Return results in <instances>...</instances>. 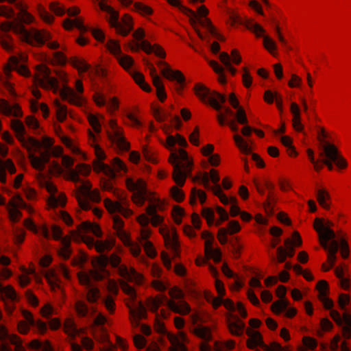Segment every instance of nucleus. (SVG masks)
<instances>
[{
    "instance_id": "obj_1",
    "label": "nucleus",
    "mask_w": 351,
    "mask_h": 351,
    "mask_svg": "<svg viewBox=\"0 0 351 351\" xmlns=\"http://www.w3.org/2000/svg\"><path fill=\"white\" fill-rule=\"evenodd\" d=\"M16 8L19 10L18 16H16L15 14L14 20L11 22L2 23L1 25L2 31L8 32L12 30L14 33L19 35L23 41L32 46H43L51 39V34L46 30L35 28L30 30L26 29L23 23H31L34 18L27 12L23 3H16Z\"/></svg>"
},
{
    "instance_id": "obj_2",
    "label": "nucleus",
    "mask_w": 351,
    "mask_h": 351,
    "mask_svg": "<svg viewBox=\"0 0 351 351\" xmlns=\"http://www.w3.org/2000/svg\"><path fill=\"white\" fill-rule=\"evenodd\" d=\"M121 258L116 254L110 256L101 255L93 263L94 268L90 270V276L95 281H101L109 276L110 272L106 269L108 264L117 268L119 274L129 282L136 285H141L143 282V276L137 272L134 268H128L125 265H120Z\"/></svg>"
},
{
    "instance_id": "obj_3",
    "label": "nucleus",
    "mask_w": 351,
    "mask_h": 351,
    "mask_svg": "<svg viewBox=\"0 0 351 351\" xmlns=\"http://www.w3.org/2000/svg\"><path fill=\"white\" fill-rule=\"evenodd\" d=\"M78 278L80 282L86 287V298L90 303L104 304L105 307H114V298L119 293V287L115 280L108 278L106 290L108 293L103 295L99 289L93 285V281L95 280L90 276V272L81 273L78 275Z\"/></svg>"
},
{
    "instance_id": "obj_4",
    "label": "nucleus",
    "mask_w": 351,
    "mask_h": 351,
    "mask_svg": "<svg viewBox=\"0 0 351 351\" xmlns=\"http://www.w3.org/2000/svg\"><path fill=\"white\" fill-rule=\"evenodd\" d=\"M89 141L91 145L94 146L97 160L94 162V169L99 172H103L105 175L109 177L110 180L115 178L116 171H125V165L119 158H114L112 162V167L103 162L105 159L106 155L104 151L98 145H95L96 137L95 134L89 131L88 132Z\"/></svg>"
},
{
    "instance_id": "obj_5",
    "label": "nucleus",
    "mask_w": 351,
    "mask_h": 351,
    "mask_svg": "<svg viewBox=\"0 0 351 351\" xmlns=\"http://www.w3.org/2000/svg\"><path fill=\"white\" fill-rule=\"evenodd\" d=\"M169 160L173 166V180L179 186H182L186 178L191 174L193 163L186 152L182 149L173 152Z\"/></svg>"
},
{
    "instance_id": "obj_6",
    "label": "nucleus",
    "mask_w": 351,
    "mask_h": 351,
    "mask_svg": "<svg viewBox=\"0 0 351 351\" xmlns=\"http://www.w3.org/2000/svg\"><path fill=\"white\" fill-rule=\"evenodd\" d=\"M107 45L108 49L117 56V60L119 64L126 71L130 72L136 83L138 84L143 90L146 92L151 91V87L145 82L144 76L141 73L136 71H130L134 64V60L130 56L121 53L119 43L115 40H109Z\"/></svg>"
},
{
    "instance_id": "obj_7",
    "label": "nucleus",
    "mask_w": 351,
    "mask_h": 351,
    "mask_svg": "<svg viewBox=\"0 0 351 351\" xmlns=\"http://www.w3.org/2000/svg\"><path fill=\"white\" fill-rule=\"evenodd\" d=\"M99 5L102 11L106 12L110 15L109 23L111 27L115 28L117 33L125 36L133 29L132 19L129 16L125 15L123 19V23H121L119 21V16L117 11L103 1H100Z\"/></svg>"
},
{
    "instance_id": "obj_8",
    "label": "nucleus",
    "mask_w": 351,
    "mask_h": 351,
    "mask_svg": "<svg viewBox=\"0 0 351 351\" xmlns=\"http://www.w3.org/2000/svg\"><path fill=\"white\" fill-rule=\"evenodd\" d=\"M219 176L217 171L213 169L210 170V175H208V173H204L193 178V181H198L202 183L206 189L212 190L213 193L219 198L221 203L226 204L230 202V199L222 192L221 186L219 184Z\"/></svg>"
},
{
    "instance_id": "obj_9",
    "label": "nucleus",
    "mask_w": 351,
    "mask_h": 351,
    "mask_svg": "<svg viewBox=\"0 0 351 351\" xmlns=\"http://www.w3.org/2000/svg\"><path fill=\"white\" fill-rule=\"evenodd\" d=\"M195 95L202 101H206L216 110L220 111L223 108V104L226 101V97L216 91H211L204 85L197 84L195 86Z\"/></svg>"
},
{
    "instance_id": "obj_10",
    "label": "nucleus",
    "mask_w": 351,
    "mask_h": 351,
    "mask_svg": "<svg viewBox=\"0 0 351 351\" xmlns=\"http://www.w3.org/2000/svg\"><path fill=\"white\" fill-rule=\"evenodd\" d=\"M320 156L322 158V163L326 165L329 170L333 169L332 162L339 168L344 169L347 167L346 160L339 154L337 148L334 145L326 143L323 145Z\"/></svg>"
},
{
    "instance_id": "obj_11",
    "label": "nucleus",
    "mask_w": 351,
    "mask_h": 351,
    "mask_svg": "<svg viewBox=\"0 0 351 351\" xmlns=\"http://www.w3.org/2000/svg\"><path fill=\"white\" fill-rule=\"evenodd\" d=\"M133 36L135 39L139 41V43L136 42L131 45L130 48L132 51H137L141 49L148 54L154 53L156 56L159 58H165L166 53L161 47L157 45H152L148 41L143 40V38L145 37V32L143 29L140 28L136 29L134 32Z\"/></svg>"
},
{
    "instance_id": "obj_12",
    "label": "nucleus",
    "mask_w": 351,
    "mask_h": 351,
    "mask_svg": "<svg viewBox=\"0 0 351 351\" xmlns=\"http://www.w3.org/2000/svg\"><path fill=\"white\" fill-rule=\"evenodd\" d=\"M126 185L130 191H135L133 195V201L136 204L143 206L145 201H152L149 197L151 193L147 191L146 184L142 179L135 182L132 178H128Z\"/></svg>"
},
{
    "instance_id": "obj_13",
    "label": "nucleus",
    "mask_w": 351,
    "mask_h": 351,
    "mask_svg": "<svg viewBox=\"0 0 351 351\" xmlns=\"http://www.w3.org/2000/svg\"><path fill=\"white\" fill-rule=\"evenodd\" d=\"M11 127L15 132L16 138L22 143L23 146L25 147L29 151H31L33 148L38 149L42 146V144L33 137L25 136V128L21 121L18 119L12 120Z\"/></svg>"
},
{
    "instance_id": "obj_14",
    "label": "nucleus",
    "mask_w": 351,
    "mask_h": 351,
    "mask_svg": "<svg viewBox=\"0 0 351 351\" xmlns=\"http://www.w3.org/2000/svg\"><path fill=\"white\" fill-rule=\"evenodd\" d=\"M239 21V17L234 19V22L235 23L238 22L243 23L242 21ZM243 24L247 29L254 33L257 37H263V45L265 48L274 56V54L272 53V51L276 49V44L269 36L263 35L265 32V29L259 24L254 23L251 19H245L243 22Z\"/></svg>"
},
{
    "instance_id": "obj_15",
    "label": "nucleus",
    "mask_w": 351,
    "mask_h": 351,
    "mask_svg": "<svg viewBox=\"0 0 351 351\" xmlns=\"http://www.w3.org/2000/svg\"><path fill=\"white\" fill-rule=\"evenodd\" d=\"M112 131H108L107 135L109 141L123 151H128L130 149V143L126 141L123 135L121 129L117 125L114 120H110L109 123Z\"/></svg>"
},
{
    "instance_id": "obj_16",
    "label": "nucleus",
    "mask_w": 351,
    "mask_h": 351,
    "mask_svg": "<svg viewBox=\"0 0 351 351\" xmlns=\"http://www.w3.org/2000/svg\"><path fill=\"white\" fill-rule=\"evenodd\" d=\"M216 289L219 297H215L209 292L204 293V297L208 303L213 305V307H219L223 305L224 307H234L233 302L230 300H225L222 297L225 294V289L223 283L219 280H216Z\"/></svg>"
},
{
    "instance_id": "obj_17",
    "label": "nucleus",
    "mask_w": 351,
    "mask_h": 351,
    "mask_svg": "<svg viewBox=\"0 0 351 351\" xmlns=\"http://www.w3.org/2000/svg\"><path fill=\"white\" fill-rule=\"evenodd\" d=\"M314 228L319 234L321 245L323 248H327L328 241H332L335 239L336 234L335 232L330 228L326 226L324 220L319 218L315 219Z\"/></svg>"
},
{
    "instance_id": "obj_18",
    "label": "nucleus",
    "mask_w": 351,
    "mask_h": 351,
    "mask_svg": "<svg viewBox=\"0 0 351 351\" xmlns=\"http://www.w3.org/2000/svg\"><path fill=\"white\" fill-rule=\"evenodd\" d=\"M227 313V325L229 332L232 335L240 337L243 333L244 322L239 317L236 308H228Z\"/></svg>"
},
{
    "instance_id": "obj_19",
    "label": "nucleus",
    "mask_w": 351,
    "mask_h": 351,
    "mask_svg": "<svg viewBox=\"0 0 351 351\" xmlns=\"http://www.w3.org/2000/svg\"><path fill=\"white\" fill-rule=\"evenodd\" d=\"M158 66L160 67L164 66L161 68V73L165 77L169 80L177 81L180 85V87L178 88V90L183 88L185 78L180 71H173L165 62L162 61H159Z\"/></svg>"
},
{
    "instance_id": "obj_20",
    "label": "nucleus",
    "mask_w": 351,
    "mask_h": 351,
    "mask_svg": "<svg viewBox=\"0 0 351 351\" xmlns=\"http://www.w3.org/2000/svg\"><path fill=\"white\" fill-rule=\"evenodd\" d=\"M40 77H37V82L43 88H53L56 87L58 81L55 77L50 75V69L44 65L38 66Z\"/></svg>"
},
{
    "instance_id": "obj_21",
    "label": "nucleus",
    "mask_w": 351,
    "mask_h": 351,
    "mask_svg": "<svg viewBox=\"0 0 351 351\" xmlns=\"http://www.w3.org/2000/svg\"><path fill=\"white\" fill-rule=\"evenodd\" d=\"M145 64L149 69L153 84L156 88L157 96L161 101H164L166 99L167 95L161 79L157 75L156 70L151 62L147 60Z\"/></svg>"
},
{
    "instance_id": "obj_22",
    "label": "nucleus",
    "mask_w": 351,
    "mask_h": 351,
    "mask_svg": "<svg viewBox=\"0 0 351 351\" xmlns=\"http://www.w3.org/2000/svg\"><path fill=\"white\" fill-rule=\"evenodd\" d=\"M91 185L89 182H82V184L77 189L75 197L78 204L83 210H89L91 208L90 204L84 197L90 194L91 191Z\"/></svg>"
},
{
    "instance_id": "obj_23",
    "label": "nucleus",
    "mask_w": 351,
    "mask_h": 351,
    "mask_svg": "<svg viewBox=\"0 0 351 351\" xmlns=\"http://www.w3.org/2000/svg\"><path fill=\"white\" fill-rule=\"evenodd\" d=\"M246 335L249 337L246 341V346L251 350L255 349L257 346H260L263 349L265 343L263 341V335L259 331L254 330L250 328H247L245 331Z\"/></svg>"
},
{
    "instance_id": "obj_24",
    "label": "nucleus",
    "mask_w": 351,
    "mask_h": 351,
    "mask_svg": "<svg viewBox=\"0 0 351 351\" xmlns=\"http://www.w3.org/2000/svg\"><path fill=\"white\" fill-rule=\"evenodd\" d=\"M203 238L205 241V253L209 258H213L215 263H219L221 259V254L219 249H214L212 247L213 237L209 232H204Z\"/></svg>"
},
{
    "instance_id": "obj_25",
    "label": "nucleus",
    "mask_w": 351,
    "mask_h": 351,
    "mask_svg": "<svg viewBox=\"0 0 351 351\" xmlns=\"http://www.w3.org/2000/svg\"><path fill=\"white\" fill-rule=\"evenodd\" d=\"M317 289L319 300L322 302L323 307H334L332 300L328 298V285L326 280H320L317 284Z\"/></svg>"
},
{
    "instance_id": "obj_26",
    "label": "nucleus",
    "mask_w": 351,
    "mask_h": 351,
    "mask_svg": "<svg viewBox=\"0 0 351 351\" xmlns=\"http://www.w3.org/2000/svg\"><path fill=\"white\" fill-rule=\"evenodd\" d=\"M119 286L123 291L128 296V299L133 302L132 304H128L127 307H145L140 301L138 300L134 289L127 282L121 280L119 281Z\"/></svg>"
},
{
    "instance_id": "obj_27",
    "label": "nucleus",
    "mask_w": 351,
    "mask_h": 351,
    "mask_svg": "<svg viewBox=\"0 0 351 351\" xmlns=\"http://www.w3.org/2000/svg\"><path fill=\"white\" fill-rule=\"evenodd\" d=\"M51 150H46L40 153V157L33 154H29L32 165L36 169L42 171L45 169V165L49 162Z\"/></svg>"
},
{
    "instance_id": "obj_28",
    "label": "nucleus",
    "mask_w": 351,
    "mask_h": 351,
    "mask_svg": "<svg viewBox=\"0 0 351 351\" xmlns=\"http://www.w3.org/2000/svg\"><path fill=\"white\" fill-rule=\"evenodd\" d=\"M0 112L7 116L21 117L22 110L18 104L11 105L4 99L0 100Z\"/></svg>"
},
{
    "instance_id": "obj_29",
    "label": "nucleus",
    "mask_w": 351,
    "mask_h": 351,
    "mask_svg": "<svg viewBox=\"0 0 351 351\" xmlns=\"http://www.w3.org/2000/svg\"><path fill=\"white\" fill-rule=\"evenodd\" d=\"M229 102L231 106L237 110L236 112L237 121L240 124L246 125L248 122L244 109L239 106V102L234 93L229 96Z\"/></svg>"
},
{
    "instance_id": "obj_30",
    "label": "nucleus",
    "mask_w": 351,
    "mask_h": 351,
    "mask_svg": "<svg viewBox=\"0 0 351 351\" xmlns=\"http://www.w3.org/2000/svg\"><path fill=\"white\" fill-rule=\"evenodd\" d=\"M149 234V230H143L140 236L139 243L140 245L143 247L147 255L153 258L156 255V251L155 250L153 244L148 240Z\"/></svg>"
},
{
    "instance_id": "obj_31",
    "label": "nucleus",
    "mask_w": 351,
    "mask_h": 351,
    "mask_svg": "<svg viewBox=\"0 0 351 351\" xmlns=\"http://www.w3.org/2000/svg\"><path fill=\"white\" fill-rule=\"evenodd\" d=\"M104 204L110 213H119L126 217L132 213V210L125 208L119 202H114L109 199H105Z\"/></svg>"
},
{
    "instance_id": "obj_32",
    "label": "nucleus",
    "mask_w": 351,
    "mask_h": 351,
    "mask_svg": "<svg viewBox=\"0 0 351 351\" xmlns=\"http://www.w3.org/2000/svg\"><path fill=\"white\" fill-rule=\"evenodd\" d=\"M129 314V319L132 326L134 328H136L139 326L141 320L147 318V309L130 308Z\"/></svg>"
},
{
    "instance_id": "obj_33",
    "label": "nucleus",
    "mask_w": 351,
    "mask_h": 351,
    "mask_svg": "<svg viewBox=\"0 0 351 351\" xmlns=\"http://www.w3.org/2000/svg\"><path fill=\"white\" fill-rule=\"evenodd\" d=\"M154 116L155 119L160 122L164 121L166 119L169 118L172 125L176 128L179 129L182 125V122L179 117L176 115H171L169 113H162L160 110L155 108L153 110Z\"/></svg>"
},
{
    "instance_id": "obj_34",
    "label": "nucleus",
    "mask_w": 351,
    "mask_h": 351,
    "mask_svg": "<svg viewBox=\"0 0 351 351\" xmlns=\"http://www.w3.org/2000/svg\"><path fill=\"white\" fill-rule=\"evenodd\" d=\"M166 246L172 250L175 256H178V241L177 234L174 231H165L162 233Z\"/></svg>"
},
{
    "instance_id": "obj_35",
    "label": "nucleus",
    "mask_w": 351,
    "mask_h": 351,
    "mask_svg": "<svg viewBox=\"0 0 351 351\" xmlns=\"http://www.w3.org/2000/svg\"><path fill=\"white\" fill-rule=\"evenodd\" d=\"M125 7L132 6L134 10L143 15H148L152 13L151 8L139 2L133 3L132 0H119Z\"/></svg>"
},
{
    "instance_id": "obj_36",
    "label": "nucleus",
    "mask_w": 351,
    "mask_h": 351,
    "mask_svg": "<svg viewBox=\"0 0 351 351\" xmlns=\"http://www.w3.org/2000/svg\"><path fill=\"white\" fill-rule=\"evenodd\" d=\"M95 101L99 106L107 105L110 110H115L119 107V104L116 98H111L108 100L105 96L101 93H97L95 96Z\"/></svg>"
},
{
    "instance_id": "obj_37",
    "label": "nucleus",
    "mask_w": 351,
    "mask_h": 351,
    "mask_svg": "<svg viewBox=\"0 0 351 351\" xmlns=\"http://www.w3.org/2000/svg\"><path fill=\"white\" fill-rule=\"evenodd\" d=\"M199 22V24L206 28L208 29V31L209 32V33L212 35V36H215V35H217V31L216 29H215V27H213V25H212L210 21L208 19H202V20H199L197 19V16L196 15V23L195 25H192L191 24L195 32L197 33V36H199V38L202 40H204V35L202 34V32H200V30L197 28V23Z\"/></svg>"
},
{
    "instance_id": "obj_38",
    "label": "nucleus",
    "mask_w": 351,
    "mask_h": 351,
    "mask_svg": "<svg viewBox=\"0 0 351 351\" xmlns=\"http://www.w3.org/2000/svg\"><path fill=\"white\" fill-rule=\"evenodd\" d=\"M62 97L64 100L75 106H80L83 104V98L77 95L74 90L70 88H66L62 93Z\"/></svg>"
},
{
    "instance_id": "obj_39",
    "label": "nucleus",
    "mask_w": 351,
    "mask_h": 351,
    "mask_svg": "<svg viewBox=\"0 0 351 351\" xmlns=\"http://www.w3.org/2000/svg\"><path fill=\"white\" fill-rule=\"evenodd\" d=\"M78 230L80 234L91 232L97 237H101L102 234L101 230L97 224L88 221L82 223L78 227Z\"/></svg>"
},
{
    "instance_id": "obj_40",
    "label": "nucleus",
    "mask_w": 351,
    "mask_h": 351,
    "mask_svg": "<svg viewBox=\"0 0 351 351\" xmlns=\"http://www.w3.org/2000/svg\"><path fill=\"white\" fill-rule=\"evenodd\" d=\"M5 298L15 302L19 300V296L12 286L3 287L0 283V300H4Z\"/></svg>"
},
{
    "instance_id": "obj_41",
    "label": "nucleus",
    "mask_w": 351,
    "mask_h": 351,
    "mask_svg": "<svg viewBox=\"0 0 351 351\" xmlns=\"http://www.w3.org/2000/svg\"><path fill=\"white\" fill-rule=\"evenodd\" d=\"M291 112L293 114V126L298 132H302L304 126L301 123L300 112L298 106L295 103L291 105Z\"/></svg>"
},
{
    "instance_id": "obj_42",
    "label": "nucleus",
    "mask_w": 351,
    "mask_h": 351,
    "mask_svg": "<svg viewBox=\"0 0 351 351\" xmlns=\"http://www.w3.org/2000/svg\"><path fill=\"white\" fill-rule=\"evenodd\" d=\"M168 2L176 7H178L184 14L189 16L190 23L195 25L196 23V13L192 10L182 5L179 0H168Z\"/></svg>"
},
{
    "instance_id": "obj_43",
    "label": "nucleus",
    "mask_w": 351,
    "mask_h": 351,
    "mask_svg": "<svg viewBox=\"0 0 351 351\" xmlns=\"http://www.w3.org/2000/svg\"><path fill=\"white\" fill-rule=\"evenodd\" d=\"M176 144H178L181 147H186L188 145L186 139L181 135L177 134L176 136L169 135L167 138L166 147L172 150Z\"/></svg>"
},
{
    "instance_id": "obj_44",
    "label": "nucleus",
    "mask_w": 351,
    "mask_h": 351,
    "mask_svg": "<svg viewBox=\"0 0 351 351\" xmlns=\"http://www.w3.org/2000/svg\"><path fill=\"white\" fill-rule=\"evenodd\" d=\"M285 287L280 285L276 289V295L279 300L274 302L270 307H288V301L285 298L286 294Z\"/></svg>"
},
{
    "instance_id": "obj_45",
    "label": "nucleus",
    "mask_w": 351,
    "mask_h": 351,
    "mask_svg": "<svg viewBox=\"0 0 351 351\" xmlns=\"http://www.w3.org/2000/svg\"><path fill=\"white\" fill-rule=\"evenodd\" d=\"M82 239L89 247H95L97 251L100 253L106 250H108L110 247L108 243L102 241H95L93 238L89 237H82Z\"/></svg>"
},
{
    "instance_id": "obj_46",
    "label": "nucleus",
    "mask_w": 351,
    "mask_h": 351,
    "mask_svg": "<svg viewBox=\"0 0 351 351\" xmlns=\"http://www.w3.org/2000/svg\"><path fill=\"white\" fill-rule=\"evenodd\" d=\"M156 207L155 204H150L146 208L147 215L150 217V222L155 226L162 221V218L156 213Z\"/></svg>"
},
{
    "instance_id": "obj_47",
    "label": "nucleus",
    "mask_w": 351,
    "mask_h": 351,
    "mask_svg": "<svg viewBox=\"0 0 351 351\" xmlns=\"http://www.w3.org/2000/svg\"><path fill=\"white\" fill-rule=\"evenodd\" d=\"M74 27L77 28L81 32H84L88 29V28L83 24L82 21L79 18L73 20L66 19L64 21L65 29H71Z\"/></svg>"
},
{
    "instance_id": "obj_48",
    "label": "nucleus",
    "mask_w": 351,
    "mask_h": 351,
    "mask_svg": "<svg viewBox=\"0 0 351 351\" xmlns=\"http://www.w3.org/2000/svg\"><path fill=\"white\" fill-rule=\"evenodd\" d=\"M64 332L72 337L77 336V332L73 319L69 317L64 320Z\"/></svg>"
},
{
    "instance_id": "obj_49",
    "label": "nucleus",
    "mask_w": 351,
    "mask_h": 351,
    "mask_svg": "<svg viewBox=\"0 0 351 351\" xmlns=\"http://www.w3.org/2000/svg\"><path fill=\"white\" fill-rule=\"evenodd\" d=\"M217 118L218 123L221 125H224L227 124L230 127V128L231 129V130L232 132H236L238 131L239 128L236 125L234 120L228 119L227 117H225V115L223 114H222L221 112H219L217 114Z\"/></svg>"
},
{
    "instance_id": "obj_50",
    "label": "nucleus",
    "mask_w": 351,
    "mask_h": 351,
    "mask_svg": "<svg viewBox=\"0 0 351 351\" xmlns=\"http://www.w3.org/2000/svg\"><path fill=\"white\" fill-rule=\"evenodd\" d=\"M317 199L321 206L328 210L330 208L329 204L326 202L330 199L329 193L324 189H319L317 191Z\"/></svg>"
},
{
    "instance_id": "obj_51",
    "label": "nucleus",
    "mask_w": 351,
    "mask_h": 351,
    "mask_svg": "<svg viewBox=\"0 0 351 351\" xmlns=\"http://www.w3.org/2000/svg\"><path fill=\"white\" fill-rule=\"evenodd\" d=\"M72 65L81 72H85L90 69V65L87 64L84 60L77 57H73L71 60Z\"/></svg>"
},
{
    "instance_id": "obj_52",
    "label": "nucleus",
    "mask_w": 351,
    "mask_h": 351,
    "mask_svg": "<svg viewBox=\"0 0 351 351\" xmlns=\"http://www.w3.org/2000/svg\"><path fill=\"white\" fill-rule=\"evenodd\" d=\"M113 224L117 235L121 239L125 238L127 235L123 229V221L119 216L114 215L113 217Z\"/></svg>"
},
{
    "instance_id": "obj_53",
    "label": "nucleus",
    "mask_w": 351,
    "mask_h": 351,
    "mask_svg": "<svg viewBox=\"0 0 351 351\" xmlns=\"http://www.w3.org/2000/svg\"><path fill=\"white\" fill-rule=\"evenodd\" d=\"M210 66L213 68L215 72L218 75V80L221 84H225L226 79L224 75V70L222 66L218 64V63L214 60L209 62Z\"/></svg>"
},
{
    "instance_id": "obj_54",
    "label": "nucleus",
    "mask_w": 351,
    "mask_h": 351,
    "mask_svg": "<svg viewBox=\"0 0 351 351\" xmlns=\"http://www.w3.org/2000/svg\"><path fill=\"white\" fill-rule=\"evenodd\" d=\"M233 138L237 146L243 153L247 154L251 152L247 143L241 136L234 134Z\"/></svg>"
},
{
    "instance_id": "obj_55",
    "label": "nucleus",
    "mask_w": 351,
    "mask_h": 351,
    "mask_svg": "<svg viewBox=\"0 0 351 351\" xmlns=\"http://www.w3.org/2000/svg\"><path fill=\"white\" fill-rule=\"evenodd\" d=\"M61 244L62 247L59 250V255L62 258L67 259L71 254V250L70 248V240L69 239H62Z\"/></svg>"
},
{
    "instance_id": "obj_56",
    "label": "nucleus",
    "mask_w": 351,
    "mask_h": 351,
    "mask_svg": "<svg viewBox=\"0 0 351 351\" xmlns=\"http://www.w3.org/2000/svg\"><path fill=\"white\" fill-rule=\"evenodd\" d=\"M94 338L100 343L111 342L110 340V336L106 328H101L98 331H95L93 335Z\"/></svg>"
},
{
    "instance_id": "obj_57",
    "label": "nucleus",
    "mask_w": 351,
    "mask_h": 351,
    "mask_svg": "<svg viewBox=\"0 0 351 351\" xmlns=\"http://www.w3.org/2000/svg\"><path fill=\"white\" fill-rule=\"evenodd\" d=\"M273 313L276 315H280L285 313V316L291 319L297 314V308H271Z\"/></svg>"
},
{
    "instance_id": "obj_58",
    "label": "nucleus",
    "mask_w": 351,
    "mask_h": 351,
    "mask_svg": "<svg viewBox=\"0 0 351 351\" xmlns=\"http://www.w3.org/2000/svg\"><path fill=\"white\" fill-rule=\"evenodd\" d=\"M280 141L282 145L287 148V152L290 156L298 155L294 147L292 145V140L289 136H282Z\"/></svg>"
},
{
    "instance_id": "obj_59",
    "label": "nucleus",
    "mask_w": 351,
    "mask_h": 351,
    "mask_svg": "<svg viewBox=\"0 0 351 351\" xmlns=\"http://www.w3.org/2000/svg\"><path fill=\"white\" fill-rule=\"evenodd\" d=\"M153 313H155L156 314V319L154 324V328L156 332L160 334H164L166 332V328L165 324L159 320L158 317V308H150Z\"/></svg>"
},
{
    "instance_id": "obj_60",
    "label": "nucleus",
    "mask_w": 351,
    "mask_h": 351,
    "mask_svg": "<svg viewBox=\"0 0 351 351\" xmlns=\"http://www.w3.org/2000/svg\"><path fill=\"white\" fill-rule=\"evenodd\" d=\"M194 332L197 337L204 339L206 341H209L211 339L210 330L207 327L195 328Z\"/></svg>"
},
{
    "instance_id": "obj_61",
    "label": "nucleus",
    "mask_w": 351,
    "mask_h": 351,
    "mask_svg": "<svg viewBox=\"0 0 351 351\" xmlns=\"http://www.w3.org/2000/svg\"><path fill=\"white\" fill-rule=\"evenodd\" d=\"M197 197L199 198L202 204H204L206 199V195L204 191H197L195 189H193L191 191V203L195 204Z\"/></svg>"
},
{
    "instance_id": "obj_62",
    "label": "nucleus",
    "mask_w": 351,
    "mask_h": 351,
    "mask_svg": "<svg viewBox=\"0 0 351 351\" xmlns=\"http://www.w3.org/2000/svg\"><path fill=\"white\" fill-rule=\"evenodd\" d=\"M202 216L206 219L209 225L214 223L215 214L213 209L206 207L203 208Z\"/></svg>"
},
{
    "instance_id": "obj_63",
    "label": "nucleus",
    "mask_w": 351,
    "mask_h": 351,
    "mask_svg": "<svg viewBox=\"0 0 351 351\" xmlns=\"http://www.w3.org/2000/svg\"><path fill=\"white\" fill-rule=\"evenodd\" d=\"M339 248L341 249V255L343 258H348L350 255V247L347 241L341 239L339 243Z\"/></svg>"
},
{
    "instance_id": "obj_64",
    "label": "nucleus",
    "mask_w": 351,
    "mask_h": 351,
    "mask_svg": "<svg viewBox=\"0 0 351 351\" xmlns=\"http://www.w3.org/2000/svg\"><path fill=\"white\" fill-rule=\"evenodd\" d=\"M84 199H85L89 204L90 202L98 203L101 201L99 192L97 189L91 191L90 194L86 195Z\"/></svg>"
}]
</instances>
